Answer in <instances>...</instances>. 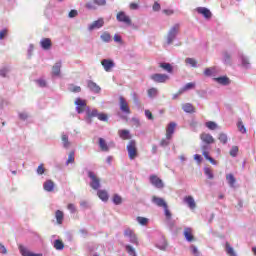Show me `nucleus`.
<instances>
[{"label": "nucleus", "instance_id": "obj_1", "mask_svg": "<svg viewBox=\"0 0 256 256\" xmlns=\"http://www.w3.org/2000/svg\"><path fill=\"white\" fill-rule=\"evenodd\" d=\"M179 31H181V24H174L167 32L166 35V43L167 45H173L175 39H177V35H179Z\"/></svg>", "mask_w": 256, "mask_h": 256}, {"label": "nucleus", "instance_id": "obj_2", "mask_svg": "<svg viewBox=\"0 0 256 256\" xmlns=\"http://www.w3.org/2000/svg\"><path fill=\"white\" fill-rule=\"evenodd\" d=\"M88 177L91 180L90 187L94 189V191H97L101 187V179H99L97 174L93 171H88Z\"/></svg>", "mask_w": 256, "mask_h": 256}, {"label": "nucleus", "instance_id": "obj_3", "mask_svg": "<svg viewBox=\"0 0 256 256\" xmlns=\"http://www.w3.org/2000/svg\"><path fill=\"white\" fill-rule=\"evenodd\" d=\"M129 159L133 161L137 157V142L135 140H130L126 147Z\"/></svg>", "mask_w": 256, "mask_h": 256}, {"label": "nucleus", "instance_id": "obj_4", "mask_svg": "<svg viewBox=\"0 0 256 256\" xmlns=\"http://www.w3.org/2000/svg\"><path fill=\"white\" fill-rule=\"evenodd\" d=\"M202 155L205 157L207 161H209L212 165H217V162L213 157L209 156V152L211 151V144L203 143L201 145Z\"/></svg>", "mask_w": 256, "mask_h": 256}, {"label": "nucleus", "instance_id": "obj_5", "mask_svg": "<svg viewBox=\"0 0 256 256\" xmlns=\"http://www.w3.org/2000/svg\"><path fill=\"white\" fill-rule=\"evenodd\" d=\"M74 103L76 106V111L79 114L85 113V111L87 112V109H89V107H87V101L81 98H77Z\"/></svg>", "mask_w": 256, "mask_h": 256}, {"label": "nucleus", "instance_id": "obj_6", "mask_svg": "<svg viewBox=\"0 0 256 256\" xmlns=\"http://www.w3.org/2000/svg\"><path fill=\"white\" fill-rule=\"evenodd\" d=\"M152 203H154V205H157V207H163L164 214H166L167 211H169V206L167 205V202L165 201V199L161 197L153 196Z\"/></svg>", "mask_w": 256, "mask_h": 256}, {"label": "nucleus", "instance_id": "obj_7", "mask_svg": "<svg viewBox=\"0 0 256 256\" xmlns=\"http://www.w3.org/2000/svg\"><path fill=\"white\" fill-rule=\"evenodd\" d=\"M124 237L128 239L133 245H139V240L137 239V235H135V232L131 229H126L124 231Z\"/></svg>", "mask_w": 256, "mask_h": 256}, {"label": "nucleus", "instance_id": "obj_8", "mask_svg": "<svg viewBox=\"0 0 256 256\" xmlns=\"http://www.w3.org/2000/svg\"><path fill=\"white\" fill-rule=\"evenodd\" d=\"M150 78L152 79V81H154V83H167V81H169V75L167 74H153L150 76Z\"/></svg>", "mask_w": 256, "mask_h": 256}, {"label": "nucleus", "instance_id": "obj_9", "mask_svg": "<svg viewBox=\"0 0 256 256\" xmlns=\"http://www.w3.org/2000/svg\"><path fill=\"white\" fill-rule=\"evenodd\" d=\"M119 105H120V111H122V113H125L126 115L131 114L129 103H127V100H125L123 96L119 97Z\"/></svg>", "mask_w": 256, "mask_h": 256}, {"label": "nucleus", "instance_id": "obj_10", "mask_svg": "<svg viewBox=\"0 0 256 256\" xmlns=\"http://www.w3.org/2000/svg\"><path fill=\"white\" fill-rule=\"evenodd\" d=\"M101 65L106 73H111V71H113V68L115 67V62L111 59H103L101 61Z\"/></svg>", "mask_w": 256, "mask_h": 256}, {"label": "nucleus", "instance_id": "obj_11", "mask_svg": "<svg viewBox=\"0 0 256 256\" xmlns=\"http://www.w3.org/2000/svg\"><path fill=\"white\" fill-rule=\"evenodd\" d=\"M116 19L117 21H119V23H125V25H131V18L127 16L125 12H119L116 15Z\"/></svg>", "mask_w": 256, "mask_h": 256}, {"label": "nucleus", "instance_id": "obj_12", "mask_svg": "<svg viewBox=\"0 0 256 256\" xmlns=\"http://www.w3.org/2000/svg\"><path fill=\"white\" fill-rule=\"evenodd\" d=\"M103 25H105V20H103V18H99L98 20L88 25V31H95V29H101Z\"/></svg>", "mask_w": 256, "mask_h": 256}, {"label": "nucleus", "instance_id": "obj_13", "mask_svg": "<svg viewBox=\"0 0 256 256\" xmlns=\"http://www.w3.org/2000/svg\"><path fill=\"white\" fill-rule=\"evenodd\" d=\"M166 217V225L169 227L171 231L175 228V220H173V215L171 214V211L166 210V213L164 214Z\"/></svg>", "mask_w": 256, "mask_h": 256}, {"label": "nucleus", "instance_id": "obj_14", "mask_svg": "<svg viewBox=\"0 0 256 256\" xmlns=\"http://www.w3.org/2000/svg\"><path fill=\"white\" fill-rule=\"evenodd\" d=\"M150 183L157 189H163V187H165L163 180L155 175L150 176Z\"/></svg>", "mask_w": 256, "mask_h": 256}, {"label": "nucleus", "instance_id": "obj_15", "mask_svg": "<svg viewBox=\"0 0 256 256\" xmlns=\"http://www.w3.org/2000/svg\"><path fill=\"white\" fill-rule=\"evenodd\" d=\"M186 241H188V243H193V241H195V236H193V229L186 227L184 228V233H183Z\"/></svg>", "mask_w": 256, "mask_h": 256}, {"label": "nucleus", "instance_id": "obj_16", "mask_svg": "<svg viewBox=\"0 0 256 256\" xmlns=\"http://www.w3.org/2000/svg\"><path fill=\"white\" fill-rule=\"evenodd\" d=\"M200 139L202 141V143H206V144H210V145H213V143H215V138L212 137L211 134L209 133H202L200 135Z\"/></svg>", "mask_w": 256, "mask_h": 256}, {"label": "nucleus", "instance_id": "obj_17", "mask_svg": "<svg viewBox=\"0 0 256 256\" xmlns=\"http://www.w3.org/2000/svg\"><path fill=\"white\" fill-rule=\"evenodd\" d=\"M197 13H199V15H203V17H205V19H211L212 15L211 14V10L206 8V7H198L196 8Z\"/></svg>", "mask_w": 256, "mask_h": 256}, {"label": "nucleus", "instance_id": "obj_18", "mask_svg": "<svg viewBox=\"0 0 256 256\" xmlns=\"http://www.w3.org/2000/svg\"><path fill=\"white\" fill-rule=\"evenodd\" d=\"M175 127H177V124L175 122H171L168 124L166 128V138L171 139L173 137V133H175Z\"/></svg>", "mask_w": 256, "mask_h": 256}, {"label": "nucleus", "instance_id": "obj_19", "mask_svg": "<svg viewBox=\"0 0 256 256\" xmlns=\"http://www.w3.org/2000/svg\"><path fill=\"white\" fill-rule=\"evenodd\" d=\"M19 251L22 256H43V254H35V253L29 251V249H27V247H25L23 245L19 246Z\"/></svg>", "mask_w": 256, "mask_h": 256}, {"label": "nucleus", "instance_id": "obj_20", "mask_svg": "<svg viewBox=\"0 0 256 256\" xmlns=\"http://www.w3.org/2000/svg\"><path fill=\"white\" fill-rule=\"evenodd\" d=\"M62 62L58 61L56 62L53 67H52V75L54 77H59V75H61V67H62Z\"/></svg>", "mask_w": 256, "mask_h": 256}, {"label": "nucleus", "instance_id": "obj_21", "mask_svg": "<svg viewBox=\"0 0 256 256\" xmlns=\"http://www.w3.org/2000/svg\"><path fill=\"white\" fill-rule=\"evenodd\" d=\"M43 189H44V191H47L48 193L53 192L55 189V182H53L52 180L45 181L43 184Z\"/></svg>", "mask_w": 256, "mask_h": 256}, {"label": "nucleus", "instance_id": "obj_22", "mask_svg": "<svg viewBox=\"0 0 256 256\" xmlns=\"http://www.w3.org/2000/svg\"><path fill=\"white\" fill-rule=\"evenodd\" d=\"M88 88L90 89V91H92V93H101V87L92 80L88 81Z\"/></svg>", "mask_w": 256, "mask_h": 256}, {"label": "nucleus", "instance_id": "obj_23", "mask_svg": "<svg viewBox=\"0 0 256 256\" xmlns=\"http://www.w3.org/2000/svg\"><path fill=\"white\" fill-rule=\"evenodd\" d=\"M184 203H186L190 209H195V207H197V204L195 203V199L193 198V196L185 197Z\"/></svg>", "mask_w": 256, "mask_h": 256}, {"label": "nucleus", "instance_id": "obj_24", "mask_svg": "<svg viewBox=\"0 0 256 256\" xmlns=\"http://www.w3.org/2000/svg\"><path fill=\"white\" fill-rule=\"evenodd\" d=\"M40 45L42 49H44L45 51H49V49H51V39L49 38L42 39L40 41Z\"/></svg>", "mask_w": 256, "mask_h": 256}, {"label": "nucleus", "instance_id": "obj_25", "mask_svg": "<svg viewBox=\"0 0 256 256\" xmlns=\"http://www.w3.org/2000/svg\"><path fill=\"white\" fill-rule=\"evenodd\" d=\"M182 110L185 113H195V107L191 103L182 104Z\"/></svg>", "mask_w": 256, "mask_h": 256}, {"label": "nucleus", "instance_id": "obj_26", "mask_svg": "<svg viewBox=\"0 0 256 256\" xmlns=\"http://www.w3.org/2000/svg\"><path fill=\"white\" fill-rule=\"evenodd\" d=\"M97 195L101 201L107 202L109 201V194L106 190H98Z\"/></svg>", "mask_w": 256, "mask_h": 256}, {"label": "nucleus", "instance_id": "obj_27", "mask_svg": "<svg viewBox=\"0 0 256 256\" xmlns=\"http://www.w3.org/2000/svg\"><path fill=\"white\" fill-rule=\"evenodd\" d=\"M225 251L229 256H237V253H235V249L231 246V244H229V242H226L225 244Z\"/></svg>", "mask_w": 256, "mask_h": 256}, {"label": "nucleus", "instance_id": "obj_28", "mask_svg": "<svg viewBox=\"0 0 256 256\" xmlns=\"http://www.w3.org/2000/svg\"><path fill=\"white\" fill-rule=\"evenodd\" d=\"M226 181L230 187H235V183H237V179H235L233 174H227Z\"/></svg>", "mask_w": 256, "mask_h": 256}, {"label": "nucleus", "instance_id": "obj_29", "mask_svg": "<svg viewBox=\"0 0 256 256\" xmlns=\"http://www.w3.org/2000/svg\"><path fill=\"white\" fill-rule=\"evenodd\" d=\"M86 115L89 119L93 118V117H99V111H97V109H86Z\"/></svg>", "mask_w": 256, "mask_h": 256}, {"label": "nucleus", "instance_id": "obj_30", "mask_svg": "<svg viewBox=\"0 0 256 256\" xmlns=\"http://www.w3.org/2000/svg\"><path fill=\"white\" fill-rule=\"evenodd\" d=\"M156 247L161 251H165V249H167V240H165V238H161L156 244Z\"/></svg>", "mask_w": 256, "mask_h": 256}, {"label": "nucleus", "instance_id": "obj_31", "mask_svg": "<svg viewBox=\"0 0 256 256\" xmlns=\"http://www.w3.org/2000/svg\"><path fill=\"white\" fill-rule=\"evenodd\" d=\"M61 139L64 149H69V147H71V142H69V136H67L66 134H62Z\"/></svg>", "mask_w": 256, "mask_h": 256}, {"label": "nucleus", "instance_id": "obj_32", "mask_svg": "<svg viewBox=\"0 0 256 256\" xmlns=\"http://www.w3.org/2000/svg\"><path fill=\"white\" fill-rule=\"evenodd\" d=\"M191 89H195V82H189L185 84V86L180 89V93H185V91H191Z\"/></svg>", "mask_w": 256, "mask_h": 256}, {"label": "nucleus", "instance_id": "obj_33", "mask_svg": "<svg viewBox=\"0 0 256 256\" xmlns=\"http://www.w3.org/2000/svg\"><path fill=\"white\" fill-rule=\"evenodd\" d=\"M99 147L101 151H109V146L107 145V142L103 138H99Z\"/></svg>", "mask_w": 256, "mask_h": 256}, {"label": "nucleus", "instance_id": "obj_34", "mask_svg": "<svg viewBox=\"0 0 256 256\" xmlns=\"http://www.w3.org/2000/svg\"><path fill=\"white\" fill-rule=\"evenodd\" d=\"M159 67L164 69V71H167V73H173V66H171L170 63H160Z\"/></svg>", "mask_w": 256, "mask_h": 256}, {"label": "nucleus", "instance_id": "obj_35", "mask_svg": "<svg viewBox=\"0 0 256 256\" xmlns=\"http://www.w3.org/2000/svg\"><path fill=\"white\" fill-rule=\"evenodd\" d=\"M100 39L104 43H111V34L109 32H104L101 34Z\"/></svg>", "mask_w": 256, "mask_h": 256}, {"label": "nucleus", "instance_id": "obj_36", "mask_svg": "<svg viewBox=\"0 0 256 256\" xmlns=\"http://www.w3.org/2000/svg\"><path fill=\"white\" fill-rule=\"evenodd\" d=\"M55 217L58 225H61L63 223V218H64L63 211L57 210L55 213Z\"/></svg>", "mask_w": 256, "mask_h": 256}, {"label": "nucleus", "instance_id": "obj_37", "mask_svg": "<svg viewBox=\"0 0 256 256\" xmlns=\"http://www.w3.org/2000/svg\"><path fill=\"white\" fill-rule=\"evenodd\" d=\"M215 80H216L217 83H219L220 85H229V83H230L229 78L226 77V76H222V77L215 78Z\"/></svg>", "mask_w": 256, "mask_h": 256}, {"label": "nucleus", "instance_id": "obj_38", "mask_svg": "<svg viewBox=\"0 0 256 256\" xmlns=\"http://www.w3.org/2000/svg\"><path fill=\"white\" fill-rule=\"evenodd\" d=\"M118 134H119V137H121V139H124V140L131 139V136H129V130H119Z\"/></svg>", "mask_w": 256, "mask_h": 256}, {"label": "nucleus", "instance_id": "obj_39", "mask_svg": "<svg viewBox=\"0 0 256 256\" xmlns=\"http://www.w3.org/2000/svg\"><path fill=\"white\" fill-rule=\"evenodd\" d=\"M54 247L57 251H63V249H65V244H63V241L58 239L54 241Z\"/></svg>", "mask_w": 256, "mask_h": 256}, {"label": "nucleus", "instance_id": "obj_40", "mask_svg": "<svg viewBox=\"0 0 256 256\" xmlns=\"http://www.w3.org/2000/svg\"><path fill=\"white\" fill-rule=\"evenodd\" d=\"M185 64L189 65L190 67L197 68V61L195 60V58H186Z\"/></svg>", "mask_w": 256, "mask_h": 256}, {"label": "nucleus", "instance_id": "obj_41", "mask_svg": "<svg viewBox=\"0 0 256 256\" xmlns=\"http://www.w3.org/2000/svg\"><path fill=\"white\" fill-rule=\"evenodd\" d=\"M112 201L114 205H121V203H123V198L119 194H114Z\"/></svg>", "mask_w": 256, "mask_h": 256}, {"label": "nucleus", "instance_id": "obj_42", "mask_svg": "<svg viewBox=\"0 0 256 256\" xmlns=\"http://www.w3.org/2000/svg\"><path fill=\"white\" fill-rule=\"evenodd\" d=\"M125 249H126V252L128 253V255H130V256H137V252L135 251V248H133V246L126 245Z\"/></svg>", "mask_w": 256, "mask_h": 256}, {"label": "nucleus", "instance_id": "obj_43", "mask_svg": "<svg viewBox=\"0 0 256 256\" xmlns=\"http://www.w3.org/2000/svg\"><path fill=\"white\" fill-rule=\"evenodd\" d=\"M241 62H242V66L245 69H251V63L249 62V59L247 57H242Z\"/></svg>", "mask_w": 256, "mask_h": 256}, {"label": "nucleus", "instance_id": "obj_44", "mask_svg": "<svg viewBox=\"0 0 256 256\" xmlns=\"http://www.w3.org/2000/svg\"><path fill=\"white\" fill-rule=\"evenodd\" d=\"M237 127H238V131H240V133H247V128H245V125H243V121H238L237 123Z\"/></svg>", "mask_w": 256, "mask_h": 256}, {"label": "nucleus", "instance_id": "obj_45", "mask_svg": "<svg viewBox=\"0 0 256 256\" xmlns=\"http://www.w3.org/2000/svg\"><path fill=\"white\" fill-rule=\"evenodd\" d=\"M223 59H224V63H226V65L231 64V54H229L228 52L223 53Z\"/></svg>", "mask_w": 256, "mask_h": 256}, {"label": "nucleus", "instance_id": "obj_46", "mask_svg": "<svg viewBox=\"0 0 256 256\" xmlns=\"http://www.w3.org/2000/svg\"><path fill=\"white\" fill-rule=\"evenodd\" d=\"M157 93H158L157 88H150V89L148 90V97H150L151 99H153V97H157Z\"/></svg>", "mask_w": 256, "mask_h": 256}, {"label": "nucleus", "instance_id": "obj_47", "mask_svg": "<svg viewBox=\"0 0 256 256\" xmlns=\"http://www.w3.org/2000/svg\"><path fill=\"white\" fill-rule=\"evenodd\" d=\"M69 163H75V152L73 151L69 153L66 165H69Z\"/></svg>", "mask_w": 256, "mask_h": 256}, {"label": "nucleus", "instance_id": "obj_48", "mask_svg": "<svg viewBox=\"0 0 256 256\" xmlns=\"http://www.w3.org/2000/svg\"><path fill=\"white\" fill-rule=\"evenodd\" d=\"M215 73V68L211 67V68H206L204 71V75L206 77H211V75H214Z\"/></svg>", "mask_w": 256, "mask_h": 256}, {"label": "nucleus", "instance_id": "obj_49", "mask_svg": "<svg viewBox=\"0 0 256 256\" xmlns=\"http://www.w3.org/2000/svg\"><path fill=\"white\" fill-rule=\"evenodd\" d=\"M68 89L71 93H81V88L79 86L70 85Z\"/></svg>", "mask_w": 256, "mask_h": 256}, {"label": "nucleus", "instance_id": "obj_50", "mask_svg": "<svg viewBox=\"0 0 256 256\" xmlns=\"http://www.w3.org/2000/svg\"><path fill=\"white\" fill-rule=\"evenodd\" d=\"M206 127H208L211 131H215V129H217V123L213 121L206 122Z\"/></svg>", "mask_w": 256, "mask_h": 256}, {"label": "nucleus", "instance_id": "obj_51", "mask_svg": "<svg viewBox=\"0 0 256 256\" xmlns=\"http://www.w3.org/2000/svg\"><path fill=\"white\" fill-rule=\"evenodd\" d=\"M204 173L208 177V179H214L213 171L210 168H204Z\"/></svg>", "mask_w": 256, "mask_h": 256}, {"label": "nucleus", "instance_id": "obj_52", "mask_svg": "<svg viewBox=\"0 0 256 256\" xmlns=\"http://www.w3.org/2000/svg\"><path fill=\"white\" fill-rule=\"evenodd\" d=\"M218 139H219L220 143H223V145H226V143H227V134L220 133Z\"/></svg>", "mask_w": 256, "mask_h": 256}, {"label": "nucleus", "instance_id": "obj_53", "mask_svg": "<svg viewBox=\"0 0 256 256\" xmlns=\"http://www.w3.org/2000/svg\"><path fill=\"white\" fill-rule=\"evenodd\" d=\"M137 221L140 225H146L147 223H149V219L141 216L137 217Z\"/></svg>", "mask_w": 256, "mask_h": 256}, {"label": "nucleus", "instance_id": "obj_54", "mask_svg": "<svg viewBox=\"0 0 256 256\" xmlns=\"http://www.w3.org/2000/svg\"><path fill=\"white\" fill-rule=\"evenodd\" d=\"M237 153H239V147L233 146L230 150L231 157H237Z\"/></svg>", "mask_w": 256, "mask_h": 256}, {"label": "nucleus", "instance_id": "obj_55", "mask_svg": "<svg viewBox=\"0 0 256 256\" xmlns=\"http://www.w3.org/2000/svg\"><path fill=\"white\" fill-rule=\"evenodd\" d=\"M97 118L99 119V121H109V117L105 113H99Z\"/></svg>", "mask_w": 256, "mask_h": 256}, {"label": "nucleus", "instance_id": "obj_56", "mask_svg": "<svg viewBox=\"0 0 256 256\" xmlns=\"http://www.w3.org/2000/svg\"><path fill=\"white\" fill-rule=\"evenodd\" d=\"M8 74H9V68L0 69V77H7Z\"/></svg>", "mask_w": 256, "mask_h": 256}, {"label": "nucleus", "instance_id": "obj_57", "mask_svg": "<svg viewBox=\"0 0 256 256\" xmlns=\"http://www.w3.org/2000/svg\"><path fill=\"white\" fill-rule=\"evenodd\" d=\"M95 5H98L100 7H103L105 5H107V0H93Z\"/></svg>", "mask_w": 256, "mask_h": 256}, {"label": "nucleus", "instance_id": "obj_58", "mask_svg": "<svg viewBox=\"0 0 256 256\" xmlns=\"http://www.w3.org/2000/svg\"><path fill=\"white\" fill-rule=\"evenodd\" d=\"M67 209L70 211V213H75L77 211V208L75 207V204H68Z\"/></svg>", "mask_w": 256, "mask_h": 256}, {"label": "nucleus", "instance_id": "obj_59", "mask_svg": "<svg viewBox=\"0 0 256 256\" xmlns=\"http://www.w3.org/2000/svg\"><path fill=\"white\" fill-rule=\"evenodd\" d=\"M29 117V114H27V112H20L19 113V118L22 120V121H26V119H28Z\"/></svg>", "mask_w": 256, "mask_h": 256}, {"label": "nucleus", "instance_id": "obj_60", "mask_svg": "<svg viewBox=\"0 0 256 256\" xmlns=\"http://www.w3.org/2000/svg\"><path fill=\"white\" fill-rule=\"evenodd\" d=\"M36 83L39 85V87H47V82L43 79H38Z\"/></svg>", "mask_w": 256, "mask_h": 256}, {"label": "nucleus", "instance_id": "obj_61", "mask_svg": "<svg viewBox=\"0 0 256 256\" xmlns=\"http://www.w3.org/2000/svg\"><path fill=\"white\" fill-rule=\"evenodd\" d=\"M43 173H45V168L43 167V164H40L37 168V174L43 175Z\"/></svg>", "mask_w": 256, "mask_h": 256}, {"label": "nucleus", "instance_id": "obj_62", "mask_svg": "<svg viewBox=\"0 0 256 256\" xmlns=\"http://www.w3.org/2000/svg\"><path fill=\"white\" fill-rule=\"evenodd\" d=\"M171 139H162L161 140V142H160V146L161 147H167V145H169V141H170Z\"/></svg>", "mask_w": 256, "mask_h": 256}, {"label": "nucleus", "instance_id": "obj_63", "mask_svg": "<svg viewBox=\"0 0 256 256\" xmlns=\"http://www.w3.org/2000/svg\"><path fill=\"white\" fill-rule=\"evenodd\" d=\"M191 249H192V253L195 256H201V254L199 253V250L197 249V246H191Z\"/></svg>", "mask_w": 256, "mask_h": 256}, {"label": "nucleus", "instance_id": "obj_64", "mask_svg": "<svg viewBox=\"0 0 256 256\" xmlns=\"http://www.w3.org/2000/svg\"><path fill=\"white\" fill-rule=\"evenodd\" d=\"M114 41L115 43H123V39L121 38V36H119V34L114 35Z\"/></svg>", "mask_w": 256, "mask_h": 256}]
</instances>
